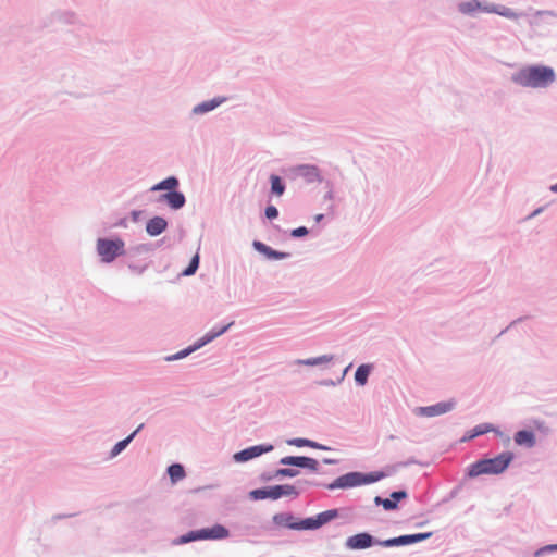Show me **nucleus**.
Wrapping results in <instances>:
<instances>
[{
  "label": "nucleus",
  "mask_w": 557,
  "mask_h": 557,
  "mask_svg": "<svg viewBox=\"0 0 557 557\" xmlns=\"http://www.w3.org/2000/svg\"><path fill=\"white\" fill-rule=\"evenodd\" d=\"M154 250V244L147 243V244H138L136 246H132L126 249L125 257L127 259H134L136 257L143 256V255H149Z\"/></svg>",
  "instance_id": "obj_26"
},
{
  "label": "nucleus",
  "mask_w": 557,
  "mask_h": 557,
  "mask_svg": "<svg viewBox=\"0 0 557 557\" xmlns=\"http://www.w3.org/2000/svg\"><path fill=\"white\" fill-rule=\"evenodd\" d=\"M458 11L465 15H472L476 11H481L484 13H494L513 21H517L520 17L525 16V13L516 12L511 8L505 7L503 4H495L481 0L462 1L458 4Z\"/></svg>",
  "instance_id": "obj_4"
},
{
  "label": "nucleus",
  "mask_w": 557,
  "mask_h": 557,
  "mask_svg": "<svg viewBox=\"0 0 557 557\" xmlns=\"http://www.w3.org/2000/svg\"><path fill=\"white\" fill-rule=\"evenodd\" d=\"M490 432L500 434V431L497 428H495L492 423H480L470 430V433L472 436H474V438L487 434Z\"/></svg>",
  "instance_id": "obj_32"
},
{
  "label": "nucleus",
  "mask_w": 557,
  "mask_h": 557,
  "mask_svg": "<svg viewBox=\"0 0 557 557\" xmlns=\"http://www.w3.org/2000/svg\"><path fill=\"white\" fill-rule=\"evenodd\" d=\"M313 449H319V450H332L333 448H331L330 446H326L324 444H321L319 442H315V446L313 447Z\"/></svg>",
  "instance_id": "obj_54"
},
{
  "label": "nucleus",
  "mask_w": 557,
  "mask_h": 557,
  "mask_svg": "<svg viewBox=\"0 0 557 557\" xmlns=\"http://www.w3.org/2000/svg\"><path fill=\"white\" fill-rule=\"evenodd\" d=\"M126 264L132 272L137 273V274H143L145 272V270L147 269V265H139L138 263L133 261V259H128L126 261Z\"/></svg>",
  "instance_id": "obj_41"
},
{
  "label": "nucleus",
  "mask_w": 557,
  "mask_h": 557,
  "mask_svg": "<svg viewBox=\"0 0 557 557\" xmlns=\"http://www.w3.org/2000/svg\"><path fill=\"white\" fill-rule=\"evenodd\" d=\"M529 319L528 315H523V317H519L518 319L513 320L510 322V324L504 329L497 336L496 338L500 337L503 334H505L509 329H511L512 326L517 325L518 323H521L523 322L524 320Z\"/></svg>",
  "instance_id": "obj_43"
},
{
  "label": "nucleus",
  "mask_w": 557,
  "mask_h": 557,
  "mask_svg": "<svg viewBox=\"0 0 557 557\" xmlns=\"http://www.w3.org/2000/svg\"><path fill=\"white\" fill-rule=\"evenodd\" d=\"M133 440L134 434H128L125 438L116 442L114 446L111 448L109 457L111 459L117 457L121 453H123L126 449V447L132 443Z\"/></svg>",
  "instance_id": "obj_31"
},
{
  "label": "nucleus",
  "mask_w": 557,
  "mask_h": 557,
  "mask_svg": "<svg viewBox=\"0 0 557 557\" xmlns=\"http://www.w3.org/2000/svg\"><path fill=\"white\" fill-rule=\"evenodd\" d=\"M157 202L165 203L171 210L177 211L186 205V197L178 188L163 193L157 198Z\"/></svg>",
  "instance_id": "obj_15"
},
{
  "label": "nucleus",
  "mask_w": 557,
  "mask_h": 557,
  "mask_svg": "<svg viewBox=\"0 0 557 557\" xmlns=\"http://www.w3.org/2000/svg\"><path fill=\"white\" fill-rule=\"evenodd\" d=\"M96 250L103 263H112L116 258L126 255L125 242L120 236L99 237Z\"/></svg>",
  "instance_id": "obj_6"
},
{
  "label": "nucleus",
  "mask_w": 557,
  "mask_h": 557,
  "mask_svg": "<svg viewBox=\"0 0 557 557\" xmlns=\"http://www.w3.org/2000/svg\"><path fill=\"white\" fill-rule=\"evenodd\" d=\"M409 494L407 490L400 488L393 491L389 497L384 498L380 495L375 496L373 503L375 506H382L385 511H395L399 508V503L407 499Z\"/></svg>",
  "instance_id": "obj_13"
},
{
  "label": "nucleus",
  "mask_w": 557,
  "mask_h": 557,
  "mask_svg": "<svg viewBox=\"0 0 557 557\" xmlns=\"http://www.w3.org/2000/svg\"><path fill=\"white\" fill-rule=\"evenodd\" d=\"M145 428V424H139L131 434H134V438L137 436V434Z\"/></svg>",
  "instance_id": "obj_58"
},
{
  "label": "nucleus",
  "mask_w": 557,
  "mask_h": 557,
  "mask_svg": "<svg viewBox=\"0 0 557 557\" xmlns=\"http://www.w3.org/2000/svg\"><path fill=\"white\" fill-rule=\"evenodd\" d=\"M374 370L373 363H361L355 371V383L357 386H366L369 382V377Z\"/></svg>",
  "instance_id": "obj_23"
},
{
  "label": "nucleus",
  "mask_w": 557,
  "mask_h": 557,
  "mask_svg": "<svg viewBox=\"0 0 557 557\" xmlns=\"http://www.w3.org/2000/svg\"><path fill=\"white\" fill-rule=\"evenodd\" d=\"M234 321H231L223 325H214L210 331H208L203 336L198 338L196 342L200 346V348L213 342L215 338L225 334L233 325Z\"/></svg>",
  "instance_id": "obj_18"
},
{
  "label": "nucleus",
  "mask_w": 557,
  "mask_h": 557,
  "mask_svg": "<svg viewBox=\"0 0 557 557\" xmlns=\"http://www.w3.org/2000/svg\"><path fill=\"white\" fill-rule=\"evenodd\" d=\"M143 213H144L143 210H132L129 213L131 220L135 223L138 222L140 220Z\"/></svg>",
  "instance_id": "obj_49"
},
{
  "label": "nucleus",
  "mask_w": 557,
  "mask_h": 557,
  "mask_svg": "<svg viewBox=\"0 0 557 557\" xmlns=\"http://www.w3.org/2000/svg\"><path fill=\"white\" fill-rule=\"evenodd\" d=\"M456 405H457V401L454 398H451L449 400L438 401V403L430 405V406L416 407L413 412L418 417L432 418V417L445 414V413L454 410Z\"/></svg>",
  "instance_id": "obj_11"
},
{
  "label": "nucleus",
  "mask_w": 557,
  "mask_h": 557,
  "mask_svg": "<svg viewBox=\"0 0 557 557\" xmlns=\"http://www.w3.org/2000/svg\"><path fill=\"white\" fill-rule=\"evenodd\" d=\"M234 532L240 536H253L259 537L263 534L264 527L259 524L257 519L249 521H237L232 524Z\"/></svg>",
  "instance_id": "obj_14"
},
{
  "label": "nucleus",
  "mask_w": 557,
  "mask_h": 557,
  "mask_svg": "<svg viewBox=\"0 0 557 557\" xmlns=\"http://www.w3.org/2000/svg\"><path fill=\"white\" fill-rule=\"evenodd\" d=\"M278 214V209L274 205H268L264 209V216L270 221L277 219Z\"/></svg>",
  "instance_id": "obj_40"
},
{
  "label": "nucleus",
  "mask_w": 557,
  "mask_h": 557,
  "mask_svg": "<svg viewBox=\"0 0 557 557\" xmlns=\"http://www.w3.org/2000/svg\"><path fill=\"white\" fill-rule=\"evenodd\" d=\"M298 519L290 511L278 512L272 517V521L276 527L296 531L298 530Z\"/></svg>",
  "instance_id": "obj_20"
},
{
  "label": "nucleus",
  "mask_w": 557,
  "mask_h": 557,
  "mask_svg": "<svg viewBox=\"0 0 557 557\" xmlns=\"http://www.w3.org/2000/svg\"><path fill=\"white\" fill-rule=\"evenodd\" d=\"M416 463H418V461L413 457H411L406 461L397 463V467H408L410 465H416Z\"/></svg>",
  "instance_id": "obj_52"
},
{
  "label": "nucleus",
  "mask_w": 557,
  "mask_h": 557,
  "mask_svg": "<svg viewBox=\"0 0 557 557\" xmlns=\"http://www.w3.org/2000/svg\"><path fill=\"white\" fill-rule=\"evenodd\" d=\"M74 516H76V513H57V515L52 516V521L55 522L58 520L71 518Z\"/></svg>",
  "instance_id": "obj_51"
},
{
  "label": "nucleus",
  "mask_w": 557,
  "mask_h": 557,
  "mask_svg": "<svg viewBox=\"0 0 557 557\" xmlns=\"http://www.w3.org/2000/svg\"><path fill=\"white\" fill-rule=\"evenodd\" d=\"M352 368V363H349L342 372V375L337 377L336 380H341V383L345 380V376L349 372V370Z\"/></svg>",
  "instance_id": "obj_53"
},
{
  "label": "nucleus",
  "mask_w": 557,
  "mask_h": 557,
  "mask_svg": "<svg viewBox=\"0 0 557 557\" xmlns=\"http://www.w3.org/2000/svg\"><path fill=\"white\" fill-rule=\"evenodd\" d=\"M199 264H200V257L198 253H196L190 258L187 267L182 271L181 275H183V276L194 275L197 272V270L199 269Z\"/></svg>",
  "instance_id": "obj_35"
},
{
  "label": "nucleus",
  "mask_w": 557,
  "mask_h": 557,
  "mask_svg": "<svg viewBox=\"0 0 557 557\" xmlns=\"http://www.w3.org/2000/svg\"><path fill=\"white\" fill-rule=\"evenodd\" d=\"M338 462H339L338 459H333V458H327V457L322 459V463H324V465H337Z\"/></svg>",
  "instance_id": "obj_55"
},
{
  "label": "nucleus",
  "mask_w": 557,
  "mask_h": 557,
  "mask_svg": "<svg viewBox=\"0 0 557 557\" xmlns=\"http://www.w3.org/2000/svg\"><path fill=\"white\" fill-rule=\"evenodd\" d=\"M62 20L67 24H74L77 20V16L73 12H64L61 15Z\"/></svg>",
  "instance_id": "obj_46"
},
{
  "label": "nucleus",
  "mask_w": 557,
  "mask_h": 557,
  "mask_svg": "<svg viewBox=\"0 0 557 557\" xmlns=\"http://www.w3.org/2000/svg\"><path fill=\"white\" fill-rule=\"evenodd\" d=\"M333 198H334V193L331 189L327 190L326 194L323 197L324 200H332Z\"/></svg>",
  "instance_id": "obj_57"
},
{
  "label": "nucleus",
  "mask_w": 557,
  "mask_h": 557,
  "mask_svg": "<svg viewBox=\"0 0 557 557\" xmlns=\"http://www.w3.org/2000/svg\"><path fill=\"white\" fill-rule=\"evenodd\" d=\"M230 534L228 528L221 523H214L211 527L189 530L175 537L172 545H185L196 541H221L227 539Z\"/></svg>",
  "instance_id": "obj_5"
},
{
  "label": "nucleus",
  "mask_w": 557,
  "mask_h": 557,
  "mask_svg": "<svg viewBox=\"0 0 557 557\" xmlns=\"http://www.w3.org/2000/svg\"><path fill=\"white\" fill-rule=\"evenodd\" d=\"M339 517V510L337 508L327 509L325 511L319 512L314 516L317 524L320 528L323 525L330 523L331 521L335 520Z\"/></svg>",
  "instance_id": "obj_28"
},
{
  "label": "nucleus",
  "mask_w": 557,
  "mask_h": 557,
  "mask_svg": "<svg viewBox=\"0 0 557 557\" xmlns=\"http://www.w3.org/2000/svg\"><path fill=\"white\" fill-rule=\"evenodd\" d=\"M269 183L271 196L281 197L284 195L286 190V183L282 176L277 174H271L269 176Z\"/></svg>",
  "instance_id": "obj_25"
},
{
  "label": "nucleus",
  "mask_w": 557,
  "mask_h": 557,
  "mask_svg": "<svg viewBox=\"0 0 557 557\" xmlns=\"http://www.w3.org/2000/svg\"><path fill=\"white\" fill-rule=\"evenodd\" d=\"M461 490H462V484L461 483L457 484L445 497L442 498V500L440 502L438 505L446 504V503L450 502L451 499L456 498L459 495Z\"/></svg>",
  "instance_id": "obj_39"
},
{
  "label": "nucleus",
  "mask_w": 557,
  "mask_h": 557,
  "mask_svg": "<svg viewBox=\"0 0 557 557\" xmlns=\"http://www.w3.org/2000/svg\"><path fill=\"white\" fill-rule=\"evenodd\" d=\"M275 479H277V476L274 475V471L273 472L267 471V472L261 473V475H260V480L263 482H270Z\"/></svg>",
  "instance_id": "obj_48"
},
{
  "label": "nucleus",
  "mask_w": 557,
  "mask_h": 557,
  "mask_svg": "<svg viewBox=\"0 0 557 557\" xmlns=\"http://www.w3.org/2000/svg\"><path fill=\"white\" fill-rule=\"evenodd\" d=\"M432 535H433V532L403 534L399 536L384 540V547L389 548V547L412 545V544H417V543L426 541V540L431 539Z\"/></svg>",
  "instance_id": "obj_12"
},
{
  "label": "nucleus",
  "mask_w": 557,
  "mask_h": 557,
  "mask_svg": "<svg viewBox=\"0 0 557 557\" xmlns=\"http://www.w3.org/2000/svg\"><path fill=\"white\" fill-rule=\"evenodd\" d=\"M474 440V436L471 435L470 430L466 432V434L462 437V442L472 441Z\"/></svg>",
  "instance_id": "obj_56"
},
{
  "label": "nucleus",
  "mask_w": 557,
  "mask_h": 557,
  "mask_svg": "<svg viewBox=\"0 0 557 557\" xmlns=\"http://www.w3.org/2000/svg\"><path fill=\"white\" fill-rule=\"evenodd\" d=\"M282 173L290 181L301 177L307 184L323 182L321 170L315 164L302 163L283 168Z\"/></svg>",
  "instance_id": "obj_7"
},
{
  "label": "nucleus",
  "mask_w": 557,
  "mask_h": 557,
  "mask_svg": "<svg viewBox=\"0 0 557 557\" xmlns=\"http://www.w3.org/2000/svg\"><path fill=\"white\" fill-rule=\"evenodd\" d=\"M282 466H290L296 469H305L312 473H321L320 461L309 456H285L278 460ZM330 472H322V474H329Z\"/></svg>",
  "instance_id": "obj_9"
},
{
  "label": "nucleus",
  "mask_w": 557,
  "mask_h": 557,
  "mask_svg": "<svg viewBox=\"0 0 557 557\" xmlns=\"http://www.w3.org/2000/svg\"><path fill=\"white\" fill-rule=\"evenodd\" d=\"M334 360V355H322L318 357H311L307 359H297L295 361L296 364L299 366H308V367H315L321 364H326Z\"/></svg>",
  "instance_id": "obj_27"
},
{
  "label": "nucleus",
  "mask_w": 557,
  "mask_h": 557,
  "mask_svg": "<svg viewBox=\"0 0 557 557\" xmlns=\"http://www.w3.org/2000/svg\"><path fill=\"white\" fill-rule=\"evenodd\" d=\"M547 205L545 206H541L536 209H534L530 214H528L522 221L525 222V221H529V220H532L534 218H536L537 215H540L541 213L544 212V210L546 209Z\"/></svg>",
  "instance_id": "obj_44"
},
{
  "label": "nucleus",
  "mask_w": 557,
  "mask_h": 557,
  "mask_svg": "<svg viewBox=\"0 0 557 557\" xmlns=\"http://www.w3.org/2000/svg\"><path fill=\"white\" fill-rule=\"evenodd\" d=\"M317 384L320 386H326V387L337 386L341 384V380L323 379V380L318 381Z\"/></svg>",
  "instance_id": "obj_45"
},
{
  "label": "nucleus",
  "mask_w": 557,
  "mask_h": 557,
  "mask_svg": "<svg viewBox=\"0 0 557 557\" xmlns=\"http://www.w3.org/2000/svg\"><path fill=\"white\" fill-rule=\"evenodd\" d=\"M113 227H124L126 228L127 227V218H121L119 220H116L113 224H112Z\"/></svg>",
  "instance_id": "obj_50"
},
{
  "label": "nucleus",
  "mask_w": 557,
  "mask_h": 557,
  "mask_svg": "<svg viewBox=\"0 0 557 557\" xmlns=\"http://www.w3.org/2000/svg\"><path fill=\"white\" fill-rule=\"evenodd\" d=\"M248 497L255 502L264 499L277 500V485H267L251 490L248 493Z\"/></svg>",
  "instance_id": "obj_19"
},
{
  "label": "nucleus",
  "mask_w": 557,
  "mask_h": 557,
  "mask_svg": "<svg viewBox=\"0 0 557 557\" xmlns=\"http://www.w3.org/2000/svg\"><path fill=\"white\" fill-rule=\"evenodd\" d=\"M535 16H552L557 18V12L554 10H536Z\"/></svg>",
  "instance_id": "obj_47"
},
{
  "label": "nucleus",
  "mask_w": 557,
  "mask_h": 557,
  "mask_svg": "<svg viewBox=\"0 0 557 557\" xmlns=\"http://www.w3.org/2000/svg\"><path fill=\"white\" fill-rule=\"evenodd\" d=\"M180 187V180L175 175H170L151 186L150 191L170 193Z\"/></svg>",
  "instance_id": "obj_24"
},
{
  "label": "nucleus",
  "mask_w": 557,
  "mask_h": 557,
  "mask_svg": "<svg viewBox=\"0 0 557 557\" xmlns=\"http://www.w3.org/2000/svg\"><path fill=\"white\" fill-rule=\"evenodd\" d=\"M425 524V522H420L418 523V527H423Z\"/></svg>",
  "instance_id": "obj_62"
},
{
  "label": "nucleus",
  "mask_w": 557,
  "mask_h": 557,
  "mask_svg": "<svg viewBox=\"0 0 557 557\" xmlns=\"http://www.w3.org/2000/svg\"><path fill=\"white\" fill-rule=\"evenodd\" d=\"M277 485V496L278 499L282 497L293 496L298 497L301 491L297 490L296 484H276Z\"/></svg>",
  "instance_id": "obj_33"
},
{
  "label": "nucleus",
  "mask_w": 557,
  "mask_h": 557,
  "mask_svg": "<svg viewBox=\"0 0 557 557\" xmlns=\"http://www.w3.org/2000/svg\"><path fill=\"white\" fill-rule=\"evenodd\" d=\"M198 349H200V346L198 345L197 342H195L191 345L181 349L180 351H177V352H175L173 355L166 356L164 358V360L168 361V362L181 360V359H184V358L188 357L189 355H191L193 352L197 351Z\"/></svg>",
  "instance_id": "obj_30"
},
{
  "label": "nucleus",
  "mask_w": 557,
  "mask_h": 557,
  "mask_svg": "<svg viewBox=\"0 0 557 557\" xmlns=\"http://www.w3.org/2000/svg\"><path fill=\"white\" fill-rule=\"evenodd\" d=\"M510 81L524 88H547L556 81V72L549 65L530 64L512 73Z\"/></svg>",
  "instance_id": "obj_2"
},
{
  "label": "nucleus",
  "mask_w": 557,
  "mask_h": 557,
  "mask_svg": "<svg viewBox=\"0 0 557 557\" xmlns=\"http://www.w3.org/2000/svg\"><path fill=\"white\" fill-rule=\"evenodd\" d=\"M324 216H325V215H324L323 213H319V214H317V215L314 216V221H315L317 223H320V222L324 219Z\"/></svg>",
  "instance_id": "obj_59"
},
{
  "label": "nucleus",
  "mask_w": 557,
  "mask_h": 557,
  "mask_svg": "<svg viewBox=\"0 0 557 557\" xmlns=\"http://www.w3.org/2000/svg\"><path fill=\"white\" fill-rule=\"evenodd\" d=\"M376 545L384 547V540H380L366 531L347 537L345 542V547L350 550H363Z\"/></svg>",
  "instance_id": "obj_8"
},
{
  "label": "nucleus",
  "mask_w": 557,
  "mask_h": 557,
  "mask_svg": "<svg viewBox=\"0 0 557 557\" xmlns=\"http://www.w3.org/2000/svg\"><path fill=\"white\" fill-rule=\"evenodd\" d=\"M252 248L262 255L267 260H284L292 256L289 252L276 250L258 239L252 242Z\"/></svg>",
  "instance_id": "obj_16"
},
{
  "label": "nucleus",
  "mask_w": 557,
  "mask_h": 557,
  "mask_svg": "<svg viewBox=\"0 0 557 557\" xmlns=\"http://www.w3.org/2000/svg\"><path fill=\"white\" fill-rule=\"evenodd\" d=\"M513 441L518 446L532 448L536 444V436L534 431L530 429H522L515 433Z\"/></svg>",
  "instance_id": "obj_22"
},
{
  "label": "nucleus",
  "mask_w": 557,
  "mask_h": 557,
  "mask_svg": "<svg viewBox=\"0 0 557 557\" xmlns=\"http://www.w3.org/2000/svg\"><path fill=\"white\" fill-rule=\"evenodd\" d=\"M391 474L389 470H377L370 472L350 471L337 476L330 483L320 482L317 480H298L296 485L299 486H314L325 487L330 491L334 490H348L362 485L376 483Z\"/></svg>",
  "instance_id": "obj_1"
},
{
  "label": "nucleus",
  "mask_w": 557,
  "mask_h": 557,
  "mask_svg": "<svg viewBox=\"0 0 557 557\" xmlns=\"http://www.w3.org/2000/svg\"><path fill=\"white\" fill-rule=\"evenodd\" d=\"M166 473L172 483H177L186 476L185 468L182 463L174 462L166 468Z\"/></svg>",
  "instance_id": "obj_29"
},
{
  "label": "nucleus",
  "mask_w": 557,
  "mask_h": 557,
  "mask_svg": "<svg viewBox=\"0 0 557 557\" xmlns=\"http://www.w3.org/2000/svg\"><path fill=\"white\" fill-rule=\"evenodd\" d=\"M227 101V98L224 96H218L209 100H205L198 104H196L191 114L194 115H205L216 108H219L221 104Z\"/></svg>",
  "instance_id": "obj_17"
},
{
  "label": "nucleus",
  "mask_w": 557,
  "mask_h": 557,
  "mask_svg": "<svg viewBox=\"0 0 557 557\" xmlns=\"http://www.w3.org/2000/svg\"><path fill=\"white\" fill-rule=\"evenodd\" d=\"M168 226L169 222L165 218L154 215L147 221L145 230L149 236L157 237L166 231Z\"/></svg>",
  "instance_id": "obj_21"
},
{
  "label": "nucleus",
  "mask_w": 557,
  "mask_h": 557,
  "mask_svg": "<svg viewBox=\"0 0 557 557\" xmlns=\"http://www.w3.org/2000/svg\"><path fill=\"white\" fill-rule=\"evenodd\" d=\"M549 190L554 194H557V183L549 186Z\"/></svg>",
  "instance_id": "obj_60"
},
{
  "label": "nucleus",
  "mask_w": 557,
  "mask_h": 557,
  "mask_svg": "<svg viewBox=\"0 0 557 557\" xmlns=\"http://www.w3.org/2000/svg\"><path fill=\"white\" fill-rule=\"evenodd\" d=\"M325 187L327 188V190H333V183L331 181H326L325 182Z\"/></svg>",
  "instance_id": "obj_61"
},
{
  "label": "nucleus",
  "mask_w": 557,
  "mask_h": 557,
  "mask_svg": "<svg viewBox=\"0 0 557 557\" xmlns=\"http://www.w3.org/2000/svg\"><path fill=\"white\" fill-rule=\"evenodd\" d=\"M286 443L290 446L296 447H309L313 448L315 446V441L305 438V437H294L286 441Z\"/></svg>",
  "instance_id": "obj_37"
},
{
  "label": "nucleus",
  "mask_w": 557,
  "mask_h": 557,
  "mask_svg": "<svg viewBox=\"0 0 557 557\" xmlns=\"http://www.w3.org/2000/svg\"><path fill=\"white\" fill-rule=\"evenodd\" d=\"M515 457L512 451L506 450L493 458H481L467 467L466 475L473 479L483 474H502L509 468Z\"/></svg>",
  "instance_id": "obj_3"
},
{
  "label": "nucleus",
  "mask_w": 557,
  "mask_h": 557,
  "mask_svg": "<svg viewBox=\"0 0 557 557\" xmlns=\"http://www.w3.org/2000/svg\"><path fill=\"white\" fill-rule=\"evenodd\" d=\"M557 553V544H547L537 548L534 553V557H544L546 555Z\"/></svg>",
  "instance_id": "obj_38"
},
{
  "label": "nucleus",
  "mask_w": 557,
  "mask_h": 557,
  "mask_svg": "<svg viewBox=\"0 0 557 557\" xmlns=\"http://www.w3.org/2000/svg\"><path fill=\"white\" fill-rule=\"evenodd\" d=\"M274 445L270 443H262L246 447L233 455V460L237 463H245L264 454L271 453Z\"/></svg>",
  "instance_id": "obj_10"
},
{
  "label": "nucleus",
  "mask_w": 557,
  "mask_h": 557,
  "mask_svg": "<svg viewBox=\"0 0 557 557\" xmlns=\"http://www.w3.org/2000/svg\"><path fill=\"white\" fill-rule=\"evenodd\" d=\"M318 529H319V527L317 524L314 516L298 519V530L297 531H304V530L314 531Z\"/></svg>",
  "instance_id": "obj_36"
},
{
  "label": "nucleus",
  "mask_w": 557,
  "mask_h": 557,
  "mask_svg": "<svg viewBox=\"0 0 557 557\" xmlns=\"http://www.w3.org/2000/svg\"><path fill=\"white\" fill-rule=\"evenodd\" d=\"M289 234L293 238H302L309 234V228H307L306 226H299L293 228Z\"/></svg>",
  "instance_id": "obj_42"
},
{
  "label": "nucleus",
  "mask_w": 557,
  "mask_h": 557,
  "mask_svg": "<svg viewBox=\"0 0 557 557\" xmlns=\"http://www.w3.org/2000/svg\"><path fill=\"white\" fill-rule=\"evenodd\" d=\"M300 474V470L296 469L295 467L285 466L283 468H277L274 471V475L277 476L278 480L285 479V478H296Z\"/></svg>",
  "instance_id": "obj_34"
}]
</instances>
